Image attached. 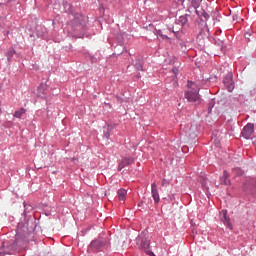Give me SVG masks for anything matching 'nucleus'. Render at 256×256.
Masks as SVG:
<instances>
[{
  "instance_id": "9b49d317",
  "label": "nucleus",
  "mask_w": 256,
  "mask_h": 256,
  "mask_svg": "<svg viewBox=\"0 0 256 256\" xmlns=\"http://www.w3.org/2000/svg\"><path fill=\"white\" fill-rule=\"evenodd\" d=\"M25 113H26V110L24 108H21L20 110L15 111L14 117H16V119H21V117H23Z\"/></svg>"
},
{
  "instance_id": "6ab92c4d",
  "label": "nucleus",
  "mask_w": 256,
  "mask_h": 256,
  "mask_svg": "<svg viewBox=\"0 0 256 256\" xmlns=\"http://www.w3.org/2000/svg\"><path fill=\"white\" fill-rule=\"evenodd\" d=\"M202 187H205V189H209V187H207V185H205V182L202 183Z\"/></svg>"
},
{
  "instance_id": "ddd939ff",
  "label": "nucleus",
  "mask_w": 256,
  "mask_h": 256,
  "mask_svg": "<svg viewBox=\"0 0 256 256\" xmlns=\"http://www.w3.org/2000/svg\"><path fill=\"white\" fill-rule=\"evenodd\" d=\"M179 21L182 25H185V23H187V17L186 16H180Z\"/></svg>"
},
{
  "instance_id": "f03ea898",
  "label": "nucleus",
  "mask_w": 256,
  "mask_h": 256,
  "mask_svg": "<svg viewBox=\"0 0 256 256\" xmlns=\"http://www.w3.org/2000/svg\"><path fill=\"white\" fill-rule=\"evenodd\" d=\"M255 125L248 123L246 126H244L241 135L244 137V139H251L253 137V133L255 132Z\"/></svg>"
},
{
  "instance_id": "6e6552de",
  "label": "nucleus",
  "mask_w": 256,
  "mask_h": 256,
  "mask_svg": "<svg viewBox=\"0 0 256 256\" xmlns=\"http://www.w3.org/2000/svg\"><path fill=\"white\" fill-rule=\"evenodd\" d=\"M220 183L221 185H231V180H229V172H223V176L220 178Z\"/></svg>"
},
{
  "instance_id": "423d86ee",
  "label": "nucleus",
  "mask_w": 256,
  "mask_h": 256,
  "mask_svg": "<svg viewBox=\"0 0 256 256\" xmlns=\"http://www.w3.org/2000/svg\"><path fill=\"white\" fill-rule=\"evenodd\" d=\"M220 221L226 226L228 227V229H232L231 226V219H229L227 217V210H222L220 212Z\"/></svg>"
},
{
  "instance_id": "9d476101",
  "label": "nucleus",
  "mask_w": 256,
  "mask_h": 256,
  "mask_svg": "<svg viewBox=\"0 0 256 256\" xmlns=\"http://www.w3.org/2000/svg\"><path fill=\"white\" fill-rule=\"evenodd\" d=\"M103 245V242L100 240H94L91 242L90 247L92 249H99Z\"/></svg>"
},
{
  "instance_id": "dca6fc26",
  "label": "nucleus",
  "mask_w": 256,
  "mask_h": 256,
  "mask_svg": "<svg viewBox=\"0 0 256 256\" xmlns=\"http://www.w3.org/2000/svg\"><path fill=\"white\" fill-rule=\"evenodd\" d=\"M160 37H161L162 39H169L168 36L165 35V34H160Z\"/></svg>"
},
{
  "instance_id": "1a4fd4ad",
  "label": "nucleus",
  "mask_w": 256,
  "mask_h": 256,
  "mask_svg": "<svg viewBox=\"0 0 256 256\" xmlns=\"http://www.w3.org/2000/svg\"><path fill=\"white\" fill-rule=\"evenodd\" d=\"M118 199L119 201H125L126 197H127V190L121 188L118 190Z\"/></svg>"
},
{
  "instance_id": "f257e3e1",
  "label": "nucleus",
  "mask_w": 256,
  "mask_h": 256,
  "mask_svg": "<svg viewBox=\"0 0 256 256\" xmlns=\"http://www.w3.org/2000/svg\"><path fill=\"white\" fill-rule=\"evenodd\" d=\"M187 90L185 91V99L189 103H201V98L199 97V85L195 82L188 81Z\"/></svg>"
},
{
  "instance_id": "f8f14e48",
  "label": "nucleus",
  "mask_w": 256,
  "mask_h": 256,
  "mask_svg": "<svg viewBox=\"0 0 256 256\" xmlns=\"http://www.w3.org/2000/svg\"><path fill=\"white\" fill-rule=\"evenodd\" d=\"M135 69L137 71H143V62H141V61L136 62L135 63Z\"/></svg>"
},
{
  "instance_id": "2eb2a0df",
  "label": "nucleus",
  "mask_w": 256,
  "mask_h": 256,
  "mask_svg": "<svg viewBox=\"0 0 256 256\" xmlns=\"http://www.w3.org/2000/svg\"><path fill=\"white\" fill-rule=\"evenodd\" d=\"M233 20H234V21H241V18L239 17V15L234 14V15H233Z\"/></svg>"
},
{
  "instance_id": "7ed1b4c3",
  "label": "nucleus",
  "mask_w": 256,
  "mask_h": 256,
  "mask_svg": "<svg viewBox=\"0 0 256 256\" xmlns=\"http://www.w3.org/2000/svg\"><path fill=\"white\" fill-rule=\"evenodd\" d=\"M135 163V158L133 157H123L118 164V171L125 169L128 165H133Z\"/></svg>"
},
{
  "instance_id": "f3484780",
  "label": "nucleus",
  "mask_w": 256,
  "mask_h": 256,
  "mask_svg": "<svg viewBox=\"0 0 256 256\" xmlns=\"http://www.w3.org/2000/svg\"><path fill=\"white\" fill-rule=\"evenodd\" d=\"M110 136L111 134L109 132L104 133V137H106L107 139H109Z\"/></svg>"
},
{
  "instance_id": "4468645a",
  "label": "nucleus",
  "mask_w": 256,
  "mask_h": 256,
  "mask_svg": "<svg viewBox=\"0 0 256 256\" xmlns=\"http://www.w3.org/2000/svg\"><path fill=\"white\" fill-rule=\"evenodd\" d=\"M201 39H203V36L200 34V35L197 37V40L199 41L200 45H205V40L201 41Z\"/></svg>"
},
{
  "instance_id": "0eeeda50",
  "label": "nucleus",
  "mask_w": 256,
  "mask_h": 256,
  "mask_svg": "<svg viewBox=\"0 0 256 256\" xmlns=\"http://www.w3.org/2000/svg\"><path fill=\"white\" fill-rule=\"evenodd\" d=\"M85 23V16L81 14H76V16L73 19V24L74 25H84Z\"/></svg>"
},
{
  "instance_id": "a211bd4d",
  "label": "nucleus",
  "mask_w": 256,
  "mask_h": 256,
  "mask_svg": "<svg viewBox=\"0 0 256 256\" xmlns=\"http://www.w3.org/2000/svg\"><path fill=\"white\" fill-rule=\"evenodd\" d=\"M245 37H246V39H249V37H251V33L247 32V33L245 34Z\"/></svg>"
},
{
  "instance_id": "20e7f679",
  "label": "nucleus",
  "mask_w": 256,
  "mask_h": 256,
  "mask_svg": "<svg viewBox=\"0 0 256 256\" xmlns=\"http://www.w3.org/2000/svg\"><path fill=\"white\" fill-rule=\"evenodd\" d=\"M224 85L230 93H231V91H233V89H235V83H233V74L232 73H228L225 76Z\"/></svg>"
},
{
  "instance_id": "39448f33",
  "label": "nucleus",
  "mask_w": 256,
  "mask_h": 256,
  "mask_svg": "<svg viewBox=\"0 0 256 256\" xmlns=\"http://www.w3.org/2000/svg\"><path fill=\"white\" fill-rule=\"evenodd\" d=\"M151 195L155 203H159L161 198L159 197V190L157 189V182L151 184Z\"/></svg>"
}]
</instances>
